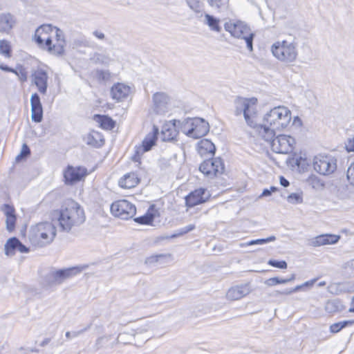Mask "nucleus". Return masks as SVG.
<instances>
[{"label": "nucleus", "mask_w": 354, "mask_h": 354, "mask_svg": "<svg viewBox=\"0 0 354 354\" xmlns=\"http://www.w3.org/2000/svg\"><path fill=\"white\" fill-rule=\"evenodd\" d=\"M30 154V150L29 147L26 144H24L21 147V150L15 158V161L19 162L22 159L27 158Z\"/></svg>", "instance_id": "obj_36"}, {"label": "nucleus", "mask_w": 354, "mask_h": 354, "mask_svg": "<svg viewBox=\"0 0 354 354\" xmlns=\"http://www.w3.org/2000/svg\"><path fill=\"white\" fill-rule=\"evenodd\" d=\"M196 151L201 157L213 156L216 153V147L210 140L202 139L197 143Z\"/></svg>", "instance_id": "obj_25"}, {"label": "nucleus", "mask_w": 354, "mask_h": 354, "mask_svg": "<svg viewBox=\"0 0 354 354\" xmlns=\"http://www.w3.org/2000/svg\"><path fill=\"white\" fill-rule=\"evenodd\" d=\"M270 191H271V193L272 192H275L277 191V188L275 187H271Z\"/></svg>", "instance_id": "obj_51"}, {"label": "nucleus", "mask_w": 354, "mask_h": 354, "mask_svg": "<svg viewBox=\"0 0 354 354\" xmlns=\"http://www.w3.org/2000/svg\"><path fill=\"white\" fill-rule=\"evenodd\" d=\"M208 2L211 6L219 8L228 4L229 0H208Z\"/></svg>", "instance_id": "obj_38"}, {"label": "nucleus", "mask_w": 354, "mask_h": 354, "mask_svg": "<svg viewBox=\"0 0 354 354\" xmlns=\"http://www.w3.org/2000/svg\"><path fill=\"white\" fill-rule=\"evenodd\" d=\"M37 46L53 55L62 56L66 50L67 42L64 32L48 24L38 26L32 37Z\"/></svg>", "instance_id": "obj_1"}, {"label": "nucleus", "mask_w": 354, "mask_h": 354, "mask_svg": "<svg viewBox=\"0 0 354 354\" xmlns=\"http://www.w3.org/2000/svg\"><path fill=\"white\" fill-rule=\"evenodd\" d=\"M296 143V140L294 137L280 134L272 140L271 149L275 153H290L294 151Z\"/></svg>", "instance_id": "obj_14"}, {"label": "nucleus", "mask_w": 354, "mask_h": 354, "mask_svg": "<svg viewBox=\"0 0 354 354\" xmlns=\"http://www.w3.org/2000/svg\"><path fill=\"white\" fill-rule=\"evenodd\" d=\"M353 325H354V319L344 320L331 324L329 327V330L331 333L335 334L340 332L345 327Z\"/></svg>", "instance_id": "obj_30"}, {"label": "nucleus", "mask_w": 354, "mask_h": 354, "mask_svg": "<svg viewBox=\"0 0 354 354\" xmlns=\"http://www.w3.org/2000/svg\"><path fill=\"white\" fill-rule=\"evenodd\" d=\"M111 214L116 218L129 220L136 214V207L127 199H118L110 206Z\"/></svg>", "instance_id": "obj_10"}, {"label": "nucleus", "mask_w": 354, "mask_h": 354, "mask_svg": "<svg viewBox=\"0 0 354 354\" xmlns=\"http://www.w3.org/2000/svg\"><path fill=\"white\" fill-rule=\"evenodd\" d=\"M16 24V20L13 15L10 13L2 14L0 15V32L9 33Z\"/></svg>", "instance_id": "obj_28"}, {"label": "nucleus", "mask_w": 354, "mask_h": 354, "mask_svg": "<svg viewBox=\"0 0 354 354\" xmlns=\"http://www.w3.org/2000/svg\"><path fill=\"white\" fill-rule=\"evenodd\" d=\"M312 284H313L312 282H306L303 285L296 286L292 290L290 291V292L298 291V290H301L304 286H311Z\"/></svg>", "instance_id": "obj_46"}, {"label": "nucleus", "mask_w": 354, "mask_h": 354, "mask_svg": "<svg viewBox=\"0 0 354 354\" xmlns=\"http://www.w3.org/2000/svg\"><path fill=\"white\" fill-rule=\"evenodd\" d=\"M347 178L350 183L354 185V162L348 169Z\"/></svg>", "instance_id": "obj_40"}, {"label": "nucleus", "mask_w": 354, "mask_h": 354, "mask_svg": "<svg viewBox=\"0 0 354 354\" xmlns=\"http://www.w3.org/2000/svg\"><path fill=\"white\" fill-rule=\"evenodd\" d=\"M13 73L16 75L21 84H24L28 81V71L27 68L21 65L18 64L15 67Z\"/></svg>", "instance_id": "obj_31"}, {"label": "nucleus", "mask_w": 354, "mask_h": 354, "mask_svg": "<svg viewBox=\"0 0 354 354\" xmlns=\"http://www.w3.org/2000/svg\"><path fill=\"white\" fill-rule=\"evenodd\" d=\"M271 52L278 60L286 63L295 62L298 55L295 44L286 40L274 43Z\"/></svg>", "instance_id": "obj_9"}, {"label": "nucleus", "mask_w": 354, "mask_h": 354, "mask_svg": "<svg viewBox=\"0 0 354 354\" xmlns=\"http://www.w3.org/2000/svg\"><path fill=\"white\" fill-rule=\"evenodd\" d=\"M56 235L55 225L49 221H42L31 227L28 239L32 246L41 248L53 243Z\"/></svg>", "instance_id": "obj_4"}, {"label": "nucleus", "mask_w": 354, "mask_h": 354, "mask_svg": "<svg viewBox=\"0 0 354 354\" xmlns=\"http://www.w3.org/2000/svg\"><path fill=\"white\" fill-rule=\"evenodd\" d=\"M94 35H95V36L96 37H97L98 39H104V34H103L102 32H100V31H95V32H94Z\"/></svg>", "instance_id": "obj_49"}, {"label": "nucleus", "mask_w": 354, "mask_h": 354, "mask_svg": "<svg viewBox=\"0 0 354 354\" xmlns=\"http://www.w3.org/2000/svg\"><path fill=\"white\" fill-rule=\"evenodd\" d=\"M340 239V236L333 234H323L313 238L310 241L313 247H320L326 245L337 243Z\"/></svg>", "instance_id": "obj_22"}, {"label": "nucleus", "mask_w": 354, "mask_h": 354, "mask_svg": "<svg viewBox=\"0 0 354 354\" xmlns=\"http://www.w3.org/2000/svg\"><path fill=\"white\" fill-rule=\"evenodd\" d=\"M292 124L297 127H301L303 126V122L299 116H295L293 118Z\"/></svg>", "instance_id": "obj_43"}, {"label": "nucleus", "mask_w": 354, "mask_h": 354, "mask_svg": "<svg viewBox=\"0 0 354 354\" xmlns=\"http://www.w3.org/2000/svg\"><path fill=\"white\" fill-rule=\"evenodd\" d=\"M246 295V290L243 286H234L227 292V297L230 300H238Z\"/></svg>", "instance_id": "obj_29"}, {"label": "nucleus", "mask_w": 354, "mask_h": 354, "mask_svg": "<svg viewBox=\"0 0 354 354\" xmlns=\"http://www.w3.org/2000/svg\"><path fill=\"white\" fill-rule=\"evenodd\" d=\"M292 120L291 111L285 106H279L272 109L266 114L263 124L259 126V133L265 139L272 137L276 131H283L288 129Z\"/></svg>", "instance_id": "obj_3"}, {"label": "nucleus", "mask_w": 354, "mask_h": 354, "mask_svg": "<svg viewBox=\"0 0 354 354\" xmlns=\"http://www.w3.org/2000/svg\"><path fill=\"white\" fill-rule=\"evenodd\" d=\"M2 209L6 216V229L9 232H12L16 228L17 222L16 210L13 205L8 204L3 205Z\"/></svg>", "instance_id": "obj_21"}, {"label": "nucleus", "mask_w": 354, "mask_h": 354, "mask_svg": "<svg viewBox=\"0 0 354 354\" xmlns=\"http://www.w3.org/2000/svg\"><path fill=\"white\" fill-rule=\"evenodd\" d=\"M130 93V87L122 83L115 84L111 89L113 99L117 101L124 100L129 96Z\"/></svg>", "instance_id": "obj_27"}, {"label": "nucleus", "mask_w": 354, "mask_h": 354, "mask_svg": "<svg viewBox=\"0 0 354 354\" xmlns=\"http://www.w3.org/2000/svg\"><path fill=\"white\" fill-rule=\"evenodd\" d=\"M32 84L36 86L41 95L47 93L48 85V67L45 64H39L30 75Z\"/></svg>", "instance_id": "obj_11"}, {"label": "nucleus", "mask_w": 354, "mask_h": 354, "mask_svg": "<svg viewBox=\"0 0 354 354\" xmlns=\"http://www.w3.org/2000/svg\"><path fill=\"white\" fill-rule=\"evenodd\" d=\"M93 120L104 131H112L116 127V122L107 115L95 114Z\"/></svg>", "instance_id": "obj_26"}, {"label": "nucleus", "mask_w": 354, "mask_h": 354, "mask_svg": "<svg viewBox=\"0 0 354 354\" xmlns=\"http://www.w3.org/2000/svg\"><path fill=\"white\" fill-rule=\"evenodd\" d=\"M86 144L93 148H100L105 144V139L102 133L92 130L84 137Z\"/></svg>", "instance_id": "obj_24"}, {"label": "nucleus", "mask_w": 354, "mask_h": 354, "mask_svg": "<svg viewBox=\"0 0 354 354\" xmlns=\"http://www.w3.org/2000/svg\"><path fill=\"white\" fill-rule=\"evenodd\" d=\"M288 201L292 203H301L302 202V197L298 194H291L288 197Z\"/></svg>", "instance_id": "obj_39"}, {"label": "nucleus", "mask_w": 354, "mask_h": 354, "mask_svg": "<svg viewBox=\"0 0 354 354\" xmlns=\"http://www.w3.org/2000/svg\"><path fill=\"white\" fill-rule=\"evenodd\" d=\"M348 312L351 313H354V296L351 299L350 307L348 308Z\"/></svg>", "instance_id": "obj_48"}, {"label": "nucleus", "mask_w": 354, "mask_h": 354, "mask_svg": "<svg viewBox=\"0 0 354 354\" xmlns=\"http://www.w3.org/2000/svg\"><path fill=\"white\" fill-rule=\"evenodd\" d=\"M289 281L288 279H283V278H279V277H271L268 279H266L264 282V283L268 286L272 287L274 286L279 284H283Z\"/></svg>", "instance_id": "obj_35"}, {"label": "nucleus", "mask_w": 354, "mask_h": 354, "mask_svg": "<svg viewBox=\"0 0 354 354\" xmlns=\"http://www.w3.org/2000/svg\"><path fill=\"white\" fill-rule=\"evenodd\" d=\"M159 216L158 209L155 205H151L144 215L135 218L134 221L140 225H151L155 218Z\"/></svg>", "instance_id": "obj_23"}, {"label": "nucleus", "mask_w": 354, "mask_h": 354, "mask_svg": "<svg viewBox=\"0 0 354 354\" xmlns=\"http://www.w3.org/2000/svg\"><path fill=\"white\" fill-rule=\"evenodd\" d=\"M31 118L34 122L39 123L43 119V108L39 96L35 93L30 97Z\"/></svg>", "instance_id": "obj_20"}, {"label": "nucleus", "mask_w": 354, "mask_h": 354, "mask_svg": "<svg viewBox=\"0 0 354 354\" xmlns=\"http://www.w3.org/2000/svg\"><path fill=\"white\" fill-rule=\"evenodd\" d=\"M268 264L277 268L286 269L287 268V263L285 261H276L270 259L268 261Z\"/></svg>", "instance_id": "obj_37"}, {"label": "nucleus", "mask_w": 354, "mask_h": 354, "mask_svg": "<svg viewBox=\"0 0 354 354\" xmlns=\"http://www.w3.org/2000/svg\"><path fill=\"white\" fill-rule=\"evenodd\" d=\"M225 29L232 36L238 39H243L250 51L253 50L254 33L250 30V27L239 20H230L225 24Z\"/></svg>", "instance_id": "obj_7"}, {"label": "nucleus", "mask_w": 354, "mask_h": 354, "mask_svg": "<svg viewBox=\"0 0 354 354\" xmlns=\"http://www.w3.org/2000/svg\"><path fill=\"white\" fill-rule=\"evenodd\" d=\"M0 69L3 71L10 72V73H13V71L15 70V68H10L8 66L5 65V64H0Z\"/></svg>", "instance_id": "obj_45"}, {"label": "nucleus", "mask_w": 354, "mask_h": 354, "mask_svg": "<svg viewBox=\"0 0 354 354\" xmlns=\"http://www.w3.org/2000/svg\"><path fill=\"white\" fill-rule=\"evenodd\" d=\"M0 54L6 58H10L12 54L10 42L6 39L0 40Z\"/></svg>", "instance_id": "obj_32"}, {"label": "nucleus", "mask_w": 354, "mask_h": 354, "mask_svg": "<svg viewBox=\"0 0 354 354\" xmlns=\"http://www.w3.org/2000/svg\"><path fill=\"white\" fill-rule=\"evenodd\" d=\"M198 169L209 180L222 178L226 174L225 164L221 157L211 158L202 161Z\"/></svg>", "instance_id": "obj_5"}, {"label": "nucleus", "mask_w": 354, "mask_h": 354, "mask_svg": "<svg viewBox=\"0 0 354 354\" xmlns=\"http://www.w3.org/2000/svg\"><path fill=\"white\" fill-rule=\"evenodd\" d=\"M180 121L171 120L166 121L161 127L160 138L163 142H175L179 134L178 125Z\"/></svg>", "instance_id": "obj_17"}, {"label": "nucleus", "mask_w": 354, "mask_h": 354, "mask_svg": "<svg viewBox=\"0 0 354 354\" xmlns=\"http://www.w3.org/2000/svg\"><path fill=\"white\" fill-rule=\"evenodd\" d=\"M239 104L247 124L259 131L258 118L260 113V106L258 99L254 97L241 98L239 100Z\"/></svg>", "instance_id": "obj_6"}, {"label": "nucleus", "mask_w": 354, "mask_h": 354, "mask_svg": "<svg viewBox=\"0 0 354 354\" xmlns=\"http://www.w3.org/2000/svg\"><path fill=\"white\" fill-rule=\"evenodd\" d=\"M167 99V96L164 93H156L153 95V100L156 103H159L161 100H165Z\"/></svg>", "instance_id": "obj_41"}, {"label": "nucleus", "mask_w": 354, "mask_h": 354, "mask_svg": "<svg viewBox=\"0 0 354 354\" xmlns=\"http://www.w3.org/2000/svg\"><path fill=\"white\" fill-rule=\"evenodd\" d=\"M274 239V237H270L268 239H257L256 241H252V244H262V243H266L267 241H273Z\"/></svg>", "instance_id": "obj_44"}, {"label": "nucleus", "mask_w": 354, "mask_h": 354, "mask_svg": "<svg viewBox=\"0 0 354 354\" xmlns=\"http://www.w3.org/2000/svg\"><path fill=\"white\" fill-rule=\"evenodd\" d=\"M142 182V177L137 171H129L122 176L118 181L120 188L124 190H131L137 187Z\"/></svg>", "instance_id": "obj_18"}, {"label": "nucleus", "mask_w": 354, "mask_h": 354, "mask_svg": "<svg viewBox=\"0 0 354 354\" xmlns=\"http://www.w3.org/2000/svg\"><path fill=\"white\" fill-rule=\"evenodd\" d=\"M211 198V194L205 187H198L191 191L185 196V206L187 209L193 208L208 202Z\"/></svg>", "instance_id": "obj_13"}, {"label": "nucleus", "mask_w": 354, "mask_h": 354, "mask_svg": "<svg viewBox=\"0 0 354 354\" xmlns=\"http://www.w3.org/2000/svg\"><path fill=\"white\" fill-rule=\"evenodd\" d=\"M279 180L281 185L285 187H288L290 184L289 181L287 179H286L283 176H280Z\"/></svg>", "instance_id": "obj_47"}, {"label": "nucleus", "mask_w": 354, "mask_h": 354, "mask_svg": "<svg viewBox=\"0 0 354 354\" xmlns=\"http://www.w3.org/2000/svg\"><path fill=\"white\" fill-rule=\"evenodd\" d=\"M88 172L84 167L68 165L63 171L64 182L66 185H73L84 181Z\"/></svg>", "instance_id": "obj_15"}, {"label": "nucleus", "mask_w": 354, "mask_h": 354, "mask_svg": "<svg viewBox=\"0 0 354 354\" xmlns=\"http://www.w3.org/2000/svg\"><path fill=\"white\" fill-rule=\"evenodd\" d=\"M205 18L206 19V24L207 26L210 28L212 30L216 31V32H220L221 31V26H220V21L218 19H216V17L206 14L205 15Z\"/></svg>", "instance_id": "obj_33"}, {"label": "nucleus", "mask_w": 354, "mask_h": 354, "mask_svg": "<svg viewBox=\"0 0 354 354\" xmlns=\"http://www.w3.org/2000/svg\"><path fill=\"white\" fill-rule=\"evenodd\" d=\"M271 194V191H270V189H264L261 194V196H270Z\"/></svg>", "instance_id": "obj_50"}, {"label": "nucleus", "mask_w": 354, "mask_h": 354, "mask_svg": "<svg viewBox=\"0 0 354 354\" xmlns=\"http://www.w3.org/2000/svg\"><path fill=\"white\" fill-rule=\"evenodd\" d=\"M188 129L186 134L193 138H199L205 136L209 131V125L204 120L193 118L187 122Z\"/></svg>", "instance_id": "obj_16"}, {"label": "nucleus", "mask_w": 354, "mask_h": 354, "mask_svg": "<svg viewBox=\"0 0 354 354\" xmlns=\"http://www.w3.org/2000/svg\"><path fill=\"white\" fill-rule=\"evenodd\" d=\"M195 229V225L194 224L189 225L184 228L180 230V232H179V234L183 235L185 234L188 233L189 232Z\"/></svg>", "instance_id": "obj_42"}, {"label": "nucleus", "mask_w": 354, "mask_h": 354, "mask_svg": "<svg viewBox=\"0 0 354 354\" xmlns=\"http://www.w3.org/2000/svg\"><path fill=\"white\" fill-rule=\"evenodd\" d=\"M313 167L320 175H329L336 169V161L330 156L318 154L313 158Z\"/></svg>", "instance_id": "obj_12"}, {"label": "nucleus", "mask_w": 354, "mask_h": 354, "mask_svg": "<svg viewBox=\"0 0 354 354\" xmlns=\"http://www.w3.org/2000/svg\"><path fill=\"white\" fill-rule=\"evenodd\" d=\"M5 254L7 256H12L19 251L21 253H27L29 249L25 246L17 238L12 237L8 239L5 246Z\"/></svg>", "instance_id": "obj_19"}, {"label": "nucleus", "mask_w": 354, "mask_h": 354, "mask_svg": "<svg viewBox=\"0 0 354 354\" xmlns=\"http://www.w3.org/2000/svg\"><path fill=\"white\" fill-rule=\"evenodd\" d=\"M53 216L59 229L67 232L80 226L86 221L83 207L72 198L64 201L58 208L53 210Z\"/></svg>", "instance_id": "obj_2"}, {"label": "nucleus", "mask_w": 354, "mask_h": 354, "mask_svg": "<svg viewBox=\"0 0 354 354\" xmlns=\"http://www.w3.org/2000/svg\"><path fill=\"white\" fill-rule=\"evenodd\" d=\"M77 272L75 268H68L66 270H61L56 272V277L60 279H66L73 277Z\"/></svg>", "instance_id": "obj_34"}, {"label": "nucleus", "mask_w": 354, "mask_h": 354, "mask_svg": "<svg viewBox=\"0 0 354 354\" xmlns=\"http://www.w3.org/2000/svg\"><path fill=\"white\" fill-rule=\"evenodd\" d=\"M159 135V128L156 125H153L151 131H149L142 140L141 144L135 147V151L131 157L132 161L141 165L143 155L152 149L157 144Z\"/></svg>", "instance_id": "obj_8"}]
</instances>
